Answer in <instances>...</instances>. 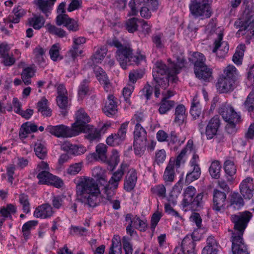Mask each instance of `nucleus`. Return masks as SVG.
I'll use <instances>...</instances> for the list:
<instances>
[{"mask_svg": "<svg viewBox=\"0 0 254 254\" xmlns=\"http://www.w3.org/2000/svg\"><path fill=\"white\" fill-rule=\"evenodd\" d=\"M64 198L65 196H54L52 199V203L54 208L58 209H60L63 204Z\"/></svg>", "mask_w": 254, "mask_h": 254, "instance_id": "338daca9", "label": "nucleus"}, {"mask_svg": "<svg viewBox=\"0 0 254 254\" xmlns=\"http://www.w3.org/2000/svg\"><path fill=\"white\" fill-rule=\"evenodd\" d=\"M245 109L249 112L254 111V90H252L247 97L243 104Z\"/></svg>", "mask_w": 254, "mask_h": 254, "instance_id": "a18cd8bd", "label": "nucleus"}, {"mask_svg": "<svg viewBox=\"0 0 254 254\" xmlns=\"http://www.w3.org/2000/svg\"><path fill=\"white\" fill-rule=\"evenodd\" d=\"M90 81L88 79H84L80 83L78 87V94L81 99H83L89 92V83Z\"/></svg>", "mask_w": 254, "mask_h": 254, "instance_id": "603ef678", "label": "nucleus"}, {"mask_svg": "<svg viewBox=\"0 0 254 254\" xmlns=\"http://www.w3.org/2000/svg\"><path fill=\"white\" fill-rule=\"evenodd\" d=\"M56 23L58 26L63 24L69 31L72 32L79 30L78 22L70 18L67 14H59L56 17Z\"/></svg>", "mask_w": 254, "mask_h": 254, "instance_id": "f3484780", "label": "nucleus"}, {"mask_svg": "<svg viewBox=\"0 0 254 254\" xmlns=\"http://www.w3.org/2000/svg\"><path fill=\"white\" fill-rule=\"evenodd\" d=\"M94 72L99 81L103 84L105 90L108 92L111 89V84L108 78L107 75L104 70L99 66L94 68Z\"/></svg>", "mask_w": 254, "mask_h": 254, "instance_id": "4be33fe9", "label": "nucleus"}, {"mask_svg": "<svg viewBox=\"0 0 254 254\" xmlns=\"http://www.w3.org/2000/svg\"><path fill=\"white\" fill-rule=\"evenodd\" d=\"M224 169L227 175L230 177L228 178L229 181H232L233 180V176L236 173V167L234 162L231 160H227L224 163Z\"/></svg>", "mask_w": 254, "mask_h": 254, "instance_id": "c9c22d12", "label": "nucleus"}, {"mask_svg": "<svg viewBox=\"0 0 254 254\" xmlns=\"http://www.w3.org/2000/svg\"><path fill=\"white\" fill-rule=\"evenodd\" d=\"M46 130L57 137L67 138L78 135V131L74 130L72 127H71L64 125L57 126L48 125Z\"/></svg>", "mask_w": 254, "mask_h": 254, "instance_id": "9d476101", "label": "nucleus"}, {"mask_svg": "<svg viewBox=\"0 0 254 254\" xmlns=\"http://www.w3.org/2000/svg\"><path fill=\"white\" fill-rule=\"evenodd\" d=\"M82 167V162L74 163L69 166L67 169V173L70 175H75L80 172Z\"/></svg>", "mask_w": 254, "mask_h": 254, "instance_id": "052dcab7", "label": "nucleus"}, {"mask_svg": "<svg viewBox=\"0 0 254 254\" xmlns=\"http://www.w3.org/2000/svg\"><path fill=\"white\" fill-rule=\"evenodd\" d=\"M12 12L13 14L9 15L7 20L13 23H18L19 22L20 19L26 13L25 10L20 6L14 8Z\"/></svg>", "mask_w": 254, "mask_h": 254, "instance_id": "7c9ffc66", "label": "nucleus"}, {"mask_svg": "<svg viewBox=\"0 0 254 254\" xmlns=\"http://www.w3.org/2000/svg\"><path fill=\"white\" fill-rule=\"evenodd\" d=\"M186 110L185 107L180 104L175 109L174 122L179 125H181L187 118Z\"/></svg>", "mask_w": 254, "mask_h": 254, "instance_id": "c85d7f7f", "label": "nucleus"}, {"mask_svg": "<svg viewBox=\"0 0 254 254\" xmlns=\"http://www.w3.org/2000/svg\"><path fill=\"white\" fill-rule=\"evenodd\" d=\"M175 57L176 63H170L168 66L162 62L158 61L153 68V79L162 88L165 89L168 86L169 78L172 77V80L175 81L176 75L185 65V60L182 55H175Z\"/></svg>", "mask_w": 254, "mask_h": 254, "instance_id": "f257e3e1", "label": "nucleus"}, {"mask_svg": "<svg viewBox=\"0 0 254 254\" xmlns=\"http://www.w3.org/2000/svg\"><path fill=\"white\" fill-rule=\"evenodd\" d=\"M218 243L214 237L209 236L206 240V246L203 249L202 254H217Z\"/></svg>", "mask_w": 254, "mask_h": 254, "instance_id": "393cba45", "label": "nucleus"}, {"mask_svg": "<svg viewBox=\"0 0 254 254\" xmlns=\"http://www.w3.org/2000/svg\"><path fill=\"white\" fill-rule=\"evenodd\" d=\"M192 62L194 64V69L205 65L206 58L203 54L199 52H194L192 55Z\"/></svg>", "mask_w": 254, "mask_h": 254, "instance_id": "e433bc0d", "label": "nucleus"}, {"mask_svg": "<svg viewBox=\"0 0 254 254\" xmlns=\"http://www.w3.org/2000/svg\"><path fill=\"white\" fill-rule=\"evenodd\" d=\"M196 190L192 186L188 187L184 192L183 205L184 207L190 206L194 211L202 209L204 204L203 200V193H199L194 198Z\"/></svg>", "mask_w": 254, "mask_h": 254, "instance_id": "0eeeda50", "label": "nucleus"}, {"mask_svg": "<svg viewBox=\"0 0 254 254\" xmlns=\"http://www.w3.org/2000/svg\"><path fill=\"white\" fill-rule=\"evenodd\" d=\"M133 135L134 153L140 157L144 154L146 148L147 132L140 124H137L135 126Z\"/></svg>", "mask_w": 254, "mask_h": 254, "instance_id": "6e6552de", "label": "nucleus"}, {"mask_svg": "<svg viewBox=\"0 0 254 254\" xmlns=\"http://www.w3.org/2000/svg\"><path fill=\"white\" fill-rule=\"evenodd\" d=\"M234 26L239 29L237 35H246L249 37L254 36V13L249 6L245 9L242 15L235 22Z\"/></svg>", "mask_w": 254, "mask_h": 254, "instance_id": "39448f33", "label": "nucleus"}, {"mask_svg": "<svg viewBox=\"0 0 254 254\" xmlns=\"http://www.w3.org/2000/svg\"><path fill=\"white\" fill-rule=\"evenodd\" d=\"M244 205L243 198L238 193L233 192L230 196L229 206L234 210H239Z\"/></svg>", "mask_w": 254, "mask_h": 254, "instance_id": "cd10ccee", "label": "nucleus"}, {"mask_svg": "<svg viewBox=\"0 0 254 254\" xmlns=\"http://www.w3.org/2000/svg\"><path fill=\"white\" fill-rule=\"evenodd\" d=\"M106 171L99 166L94 167L92 171V176L100 183L107 182Z\"/></svg>", "mask_w": 254, "mask_h": 254, "instance_id": "473e14b6", "label": "nucleus"}, {"mask_svg": "<svg viewBox=\"0 0 254 254\" xmlns=\"http://www.w3.org/2000/svg\"><path fill=\"white\" fill-rule=\"evenodd\" d=\"M56 0H34V3L47 17L51 13Z\"/></svg>", "mask_w": 254, "mask_h": 254, "instance_id": "412c9836", "label": "nucleus"}, {"mask_svg": "<svg viewBox=\"0 0 254 254\" xmlns=\"http://www.w3.org/2000/svg\"><path fill=\"white\" fill-rule=\"evenodd\" d=\"M144 74V71L142 69H136L131 70L128 75L129 81L133 85L137 80L142 78Z\"/></svg>", "mask_w": 254, "mask_h": 254, "instance_id": "de8ad7c7", "label": "nucleus"}, {"mask_svg": "<svg viewBox=\"0 0 254 254\" xmlns=\"http://www.w3.org/2000/svg\"><path fill=\"white\" fill-rule=\"evenodd\" d=\"M85 42L86 39L84 37H74L73 38V44L71 48L65 55L66 63L72 65L76 63L77 57L83 53V51L80 50L79 47L85 44Z\"/></svg>", "mask_w": 254, "mask_h": 254, "instance_id": "9b49d317", "label": "nucleus"}, {"mask_svg": "<svg viewBox=\"0 0 254 254\" xmlns=\"http://www.w3.org/2000/svg\"><path fill=\"white\" fill-rule=\"evenodd\" d=\"M46 27L48 31L50 33L56 35L59 37L63 38L65 37L66 35V32L64 30L60 28L57 27L55 25L48 24H47Z\"/></svg>", "mask_w": 254, "mask_h": 254, "instance_id": "4d7b16f0", "label": "nucleus"}, {"mask_svg": "<svg viewBox=\"0 0 254 254\" xmlns=\"http://www.w3.org/2000/svg\"><path fill=\"white\" fill-rule=\"evenodd\" d=\"M195 244L192 238L187 235L182 240L181 247L187 254H196Z\"/></svg>", "mask_w": 254, "mask_h": 254, "instance_id": "a878e982", "label": "nucleus"}, {"mask_svg": "<svg viewBox=\"0 0 254 254\" xmlns=\"http://www.w3.org/2000/svg\"><path fill=\"white\" fill-rule=\"evenodd\" d=\"M96 151L100 159L102 161H105L107 159V147L105 144H98L96 147Z\"/></svg>", "mask_w": 254, "mask_h": 254, "instance_id": "13d9d810", "label": "nucleus"}, {"mask_svg": "<svg viewBox=\"0 0 254 254\" xmlns=\"http://www.w3.org/2000/svg\"><path fill=\"white\" fill-rule=\"evenodd\" d=\"M60 50V45L59 44H54L49 51V54L51 59L54 61H56L59 58Z\"/></svg>", "mask_w": 254, "mask_h": 254, "instance_id": "69168bd1", "label": "nucleus"}, {"mask_svg": "<svg viewBox=\"0 0 254 254\" xmlns=\"http://www.w3.org/2000/svg\"><path fill=\"white\" fill-rule=\"evenodd\" d=\"M19 202L22 205L23 212L28 213L30 211L28 196L24 193L20 194L19 195Z\"/></svg>", "mask_w": 254, "mask_h": 254, "instance_id": "8fccbe9b", "label": "nucleus"}, {"mask_svg": "<svg viewBox=\"0 0 254 254\" xmlns=\"http://www.w3.org/2000/svg\"><path fill=\"white\" fill-rule=\"evenodd\" d=\"M226 197L225 192L216 189L214 190L212 208L217 213H221L225 210Z\"/></svg>", "mask_w": 254, "mask_h": 254, "instance_id": "dca6fc26", "label": "nucleus"}, {"mask_svg": "<svg viewBox=\"0 0 254 254\" xmlns=\"http://www.w3.org/2000/svg\"><path fill=\"white\" fill-rule=\"evenodd\" d=\"M137 179V173L133 169H130L127 174L124 183V189L127 191H131L135 187Z\"/></svg>", "mask_w": 254, "mask_h": 254, "instance_id": "5701e85b", "label": "nucleus"}, {"mask_svg": "<svg viewBox=\"0 0 254 254\" xmlns=\"http://www.w3.org/2000/svg\"><path fill=\"white\" fill-rule=\"evenodd\" d=\"M76 122L72 124V127L74 130L78 131V135L82 132L83 129L89 126L88 123L90 118L85 111L80 109L76 113Z\"/></svg>", "mask_w": 254, "mask_h": 254, "instance_id": "4468645a", "label": "nucleus"}, {"mask_svg": "<svg viewBox=\"0 0 254 254\" xmlns=\"http://www.w3.org/2000/svg\"><path fill=\"white\" fill-rule=\"evenodd\" d=\"M131 224L133 227L136 229L139 230L140 231H144L147 227L146 222L141 220L139 217H134Z\"/></svg>", "mask_w": 254, "mask_h": 254, "instance_id": "680f3d73", "label": "nucleus"}, {"mask_svg": "<svg viewBox=\"0 0 254 254\" xmlns=\"http://www.w3.org/2000/svg\"><path fill=\"white\" fill-rule=\"evenodd\" d=\"M174 163H169L167 166L163 175L165 182H172L174 179L175 173L174 170Z\"/></svg>", "mask_w": 254, "mask_h": 254, "instance_id": "09e8293b", "label": "nucleus"}, {"mask_svg": "<svg viewBox=\"0 0 254 254\" xmlns=\"http://www.w3.org/2000/svg\"><path fill=\"white\" fill-rule=\"evenodd\" d=\"M152 41L157 49H162L164 47L165 42L164 35L162 33H158L152 35Z\"/></svg>", "mask_w": 254, "mask_h": 254, "instance_id": "a19ab883", "label": "nucleus"}, {"mask_svg": "<svg viewBox=\"0 0 254 254\" xmlns=\"http://www.w3.org/2000/svg\"><path fill=\"white\" fill-rule=\"evenodd\" d=\"M107 51V48L105 46L97 48L92 56L93 61L96 63H101L105 57Z\"/></svg>", "mask_w": 254, "mask_h": 254, "instance_id": "58836bf2", "label": "nucleus"}, {"mask_svg": "<svg viewBox=\"0 0 254 254\" xmlns=\"http://www.w3.org/2000/svg\"><path fill=\"white\" fill-rule=\"evenodd\" d=\"M127 167V164L122 163L120 168L113 174L108 183L112 186L113 190H116L118 188L119 182L122 180L125 169Z\"/></svg>", "mask_w": 254, "mask_h": 254, "instance_id": "aec40b11", "label": "nucleus"}, {"mask_svg": "<svg viewBox=\"0 0 254 254\" xmlns=\"http://www.w3.org/2000/svg\"><path fill=\"white\" fill-rule=\"evenodd\" d=\"M54 213L51 205L49 203H44L36 208L33 216L36 218L47 219L51 217Z\"/></svg>", "mask_w": 254, "mask_h": 254, "instance_id": "6ab92c4d", "label": "nucleus"}, {"mask_svg": "<svg viewBox=\"0 0 254 254\" xmlns=\"http://www.w3.org/2000/svg\"><path fill=\"white\" fill-rule=\"evenodd\" d=\"M16 207L12 204H7L6 207H3L0 209V214L3 218H11V214H14L16 212Z\"/></svg>", "mask_w": 254, "mask_h": 254, "instance_id": "c03bdc74", "label": "nucleus"}, {"mask_svg": "<svg viewBox=\"0 0 254 254\" xmlns=\"http://www.w3.org/2000/svg\"><path fill=\"white\" fill-rule=\"evenodd\" d=\"M139 19L137 18H131L128 19L126 22V29L129 33H132L137 30L139 24Z\"/></svg>", "mask_w": 254, "mask_h": 254, "instance_id": "6e6d98bb", "label": "nucleus"}, {"mask_svg": "<svg viewBox=\"0 0 254 254\" xmlns=\"http://www.w3.org/2000/svg\"><path fill=\"white\" fill-rule=\"evenodd\" d=\"M113 95H109L108 97V101L103 108V111L108 117H113L117 113V104L114 100Z\"/></svg>", "mask_w": 254, "mask_h": 254, "instance_id": "b1692460", "label": "nucleus"}, {"mask_svg": "<svg viewBox=\"0 0 254 254\" xmlns=\"http://www.w3.org/2000/svg\"><path fill=\"white\" fill-rule=\"evenodd\" d=\"M168 143L169 146L172 145H176L174 147V150H177L178 146H180L182 143H184V141H180L179 140L178 136L175 131H171L168 138Z\"/></svg>", "mask_w": 254, "mask_h": 254, "instance_id": "bf43d9fd", "label": "nucleus"}, {"mask_svg": "<svg viewBox=\"0 0 254 254\" xmlns=\"http://www.w3.org/2000/svg\"><path fill=\"white\" fill-rule=\"evenodd\" d=\"M34 151L36 156L41 159H43L47 154V149L44 143L39 141L35 143Z\"/></svg>", "mask_w": 254, "mask_h": 254, "instance_id": "79ce46f5", "label": "nucleus"}, {"mask_svg": "<svg viewBox=\"0 0 254 254\" xmlns=\"http://www.w3.org/2000/svg\"><path fill=\"white\" fill-rule=\"evenodd\" d=\"M36 169L38 172L37 178L39 180V184L51 185L57 188L63 186V182L60 178L49 172L50 168L47 162H41L38 164Z\"/></svg>", "mask_w": 254, "mask_h": 254, "instance_id": "423d86ee", "label": "nucleus"}, {"mask_svg": "<svg viewBox=\"0 0 254 254\" xmlns=\"http://www.w3.org/2000/svg\"><path fill=\"white\" fill-rule=\"evenodd\" d=\"M251 216V213L248 211L231 215V221L234 223V229L237 231V232L232 233L231 237L233 254H249L243 236Z\"/></svg>", "mask_w": 254, "mask_h": 254, "instance_id": "f03ea898", "label": "nucleus"}, {"mask_svg": "<svg viewBox=\"0 0 254 254\" xmlns=\"http://www.w3.org/2000/svg\"><path fill=\"white\" fill-rule=\"evenodd\" d=\"M151 191L154 194L159 197H166V188L163 184L155 185L151 188Z\"/></svg>", "mask_w": 254, "mask_h": 254, "instance_id": "864d4df0", "label": "nucleus"}, {"mask_svg": "<svg viewBox=\"0 0 254 254\" xmlns=\"http://www.w3.org/2000/svg\"><path fill=\"white\" fill-rule=\"evenodd\" d=\"M82 132L87 133L86 137L90 141L99 139L100 138L99 130L95 128L93 126L89 125L83 129Z\"/></svg>", "mask_w": 254, "mask_h": 254, "instance_id": "c756f323", "label": "nucleus"}, {"mask_svg": "<svg viewBox=\"0 0 254 254\" xmlns=\"http://www.w3.org/2000/svg\"><path fill=\"white\" fill-rule=\"evenodd\" d=\"M221 76H224L226 78L233 79L235 82L238 76V72L235 66L229 65L224 69L223 74Z\"/></svg>", "mask_w": 254, "mask_h": 254, "instance_id": "4c0bfd02", "label": "nucleus"}, {"mask_svg": "<svg viewBox=\"0 0 254 254\" xmlns=\"http://www.w3.org/2000/svg\"><path fill=\"white\" fill-rule=\"evenodd\" d=\"M219 113L226 122H239L240 121V116L235 112L231 105H222L219 108Z\"/></svg>", "mask_w": 254, "mask_h": 254, "instance_id": "2eb2a0df", "label": "nucleus"}, {"mask_svg": "<svg viewBox=\"0 0 254 254\" xmlns=\"http://www.w3.org/2000/svg\"><path fill=\"white\" fill-rule=\"evenodd\" d=\"M246 46L244 44H241L238 46L236 51L232 58L233 62L237 65H241L244 55Z\"/></svg>", "mask_w": 254, "mask_h": 254, "instance_id": "f704fd0d", "label": "nucleus"}, {"mask_svg": "<svg viewBox=\"0 0 254 254\" xmlns=\"http://www.w3.org/2000/svg\"><path fill=\"white\" fill-rule=\"evenodd\" d=\"M221 120L218 115L214 116L208 122L205 128V134L208 140L216 137L220 130Z\"/></svg>", "mask_w": 254, "mask_h": 254, "instance_id": "f8f14e48", "label": "nucleus"}, {"mask_svg": "<svg viewBox=\"0 0 254 254\" xmlns=\"http://www.w3.org/2000/svg\"><path fill=\"white\" fill-rule=\"evenodd\" d=\"M48 100L43 97L37 103L38 112H40L43 116L50 117L52 115V110L48 107Z\"/></svg>", "mask_w": 254, "mask_h": 254, "instance_id": "72a5a7b5", "label": "nucleus"}, {"mask_svg": "<svg viewBox=\"0 0 254 254\" xmlns=\"http://www.w3.org/2000/svg\"><path fill=\"white\" fill-rule=\"evenodd\" d=\"M34 75V71L31 67L24 68L21 73L22 81L25 85H29L31 83V78Z\"/></svg>", "mask_w": 254, "mask_h": 254, "instance_id": "5fc2aeb1", "label": "nucleus"}, {"mask_svg": "<svg viewBox=\"0 0 254 254\" xmlns=\"http://www.w3.org/2000/svg\"><path fill=\"white\" fill-rule=\"evenodd\" d=\"M100 191L93 178H80L76 184L77 199L89 207H96L99 203Z\"/></svg>", "mask_w": 254, "mask_h": 254, "instance_id": "7ed1b4c3", "label": "nucleus"}, {"mask_svg": "<svg viewBox=\"0 0 254 254\" xmlns=\"http://www.w3.org/2000/svg\"><path fill=\"white\" fill-rule=\"evenodd\" d=\"M142 1L140 0H131L128 4L130 8V15H136L138 12V8H140Z\"/></svg>", "mask_w": 254, "mask_h": 254, "instance_id": "0e129e2a", "label": "nucleus"}, {"mask_svg": "<svg viewBox=\"0 0 254 254\" xmlns=\"http://www.w3.org/2000/svg\"><path fill=\"white\" fill-rule=\"evenodd\" d=\"M223 36L222 33L218 34V38L214 41V47L212 50V52L216 54V58L219 61L225 57L229 49L228 42L223 41Z\"/></svg>", "mask_w": 254, "mask_h": 254, "instance_id": "ddd939ff", "label": "nucleus"}, {"mask_svg": "<svg viewBox=\"0 0 254 254\" xmlns=\"http://www.w3.org/2000/svg\"><path fill=\"white\" fill-rule=\"evenodd\" d=\"M115 252L118 254L122 253L121 244L118 236L114 237L112 239V244L110 248L109 254H115Z\"/></svg>", "mask_w": 254, "mask_h": 254, "instance_id": "49530a36", "label": "nucleus"}, {"mask_svg": "<svg viewBox=\"0 0 254 254\" xmlns=\"http://www.w3.org/2000/svg\"><path fill=\"white\" fill-rule=\"evenodd\" d=\"M194 68V72L196 76L200 79L207 81L212 76V70L209 68L206 64L198 67Z\"/></svg>", "mask_w": 254, "mask_h": 254, "instance_id": "bb28decb", "label": "nucleus"}, {"mask_svg": "<svg viewBox=\"0 0 254 254\" xmlns=\"http://www.w3.org/2000/svg\"><path fill=\"white\" fill-rule=\"evenodd\" d=\"M221 169V166L219 161L212 162L209 169V173L212 178L218 179L220 176Z\"/></svg>", "mask_w": 254, "mask_h": 254, "instance_id": "ea45409f", "label": "nucleus"}, {"mask_svg": "<svg viewBox=\"0 0 254 254\" xmlns=\"http://www.w3.org/2000/svg\"><path fill=\"white\" fill-rule=\"evenodd\" d=\"M119 162L120 158L119 153L117 150H114L112 155L108 161V164L109 166H110V170L113 171L118 165Z\"/></svg>", "mask_w": 254, "mask_h": 254, "instance_id": "e2e57ef3", "label": "nucleus"}, {"mask_svg": "<svg viewBox=\"0 0 254 254\" xmlns=\"http://www.w3.org/2000/svg\"><path fill=\"white\" fill-rule=\"evenodd\" d=\"M158 105L159 106L158 109L159 114L164 115L167 114L175 106V103L173 100L162 99Z\"/></svg>", "mask_w": 254, "mask_h": 254, "instance_id": "2f4dec72", "label": "nucleus"}, {"mask_svg": "<svg viewBox=\"0 0 254 254\" xmlns=\"http://www.w3.org/2000/svg\"><path fill=\"white\" fill-rule=\"evenodd\" d=\"M190 113L195 119L198 118L201 114V108L196 98L193 99L190 110Z\"/></svg>", "mask_w": 254, "mask_h": 254, "instance_id": "37998d69", "label": "nucleus"}, {"mask_svg": "<svg viewBox=\"0 0 254 254\" xmlns=\"http://www.w3.org/2000/svg\"><path fill=\"white\" fill-rule=\"evenodd\" d=\"M235 83L233 79L220 76L216 84L217 91L220 93L231 92L235 88Z\"/></svg>", "mask_w": 254, "mask_h": 254, "instance_id": "a211bd4d", "label": "nucleus"}, {"mask_svg": "<svg viewBox=\"0 0 254 254\" xmlns=\"http://www.w3.org/2000/svg\"><path fill=\"white\" fill-rule=\"evenodd\" d=\"M109 44L118 48L116 52V59L121 67L125 69L129 65H138L145 59L142 55H133L132 48L128 45H123L116 39H114Z\"/></svg>", "mask_w": 254, "mask_h": 254, "instance_id": "20e7f679", "label": "nucleus"}, {"mask_svg": "<svg viewBox=\"0 0 254 254\" xmlns=\"http://www.w3.org/2000/svg\"><path fill=\"white\" fill-rule=\"evenodd\" d=\"M118 136L116 134H112L107 137L106 143L112 146L119 145L122 143V141Z\"/></svg>", "mask_w": 254, "mask_h": 254, "instance_id": "774afa93", "label": "nucleus"}, {"mask_svg": "<svg viewBox=\"0 0 254 254\" xmlns=\"http://www.w3.org/2000/svg\"><path fill=\"white\" fill-rule=\"evenodd\" d=\"M29 25L35 29H41L45 23V20L42 16H34L29 20Z\"/></svg>", "mask_w": 254, "mask_h": 254, "instance_id": "3c124183", "label": "nucleus"}, {"mask_svg": "<svg viewBox=\"0 0 254 254\" xmlns=\"http://www.w3.org/2000/svg\"><path fill=\"white\" fill-rule=\"evenodd\" d=\"M212 1L213 0H190L189 4L190 13L195 17H210L212 13L211 5Z\"/></svg>", "mask_w": 254, "mask_h": 254, "instance_id": "1a4fd4ad", "label": "nucleus"}]
</instances>
